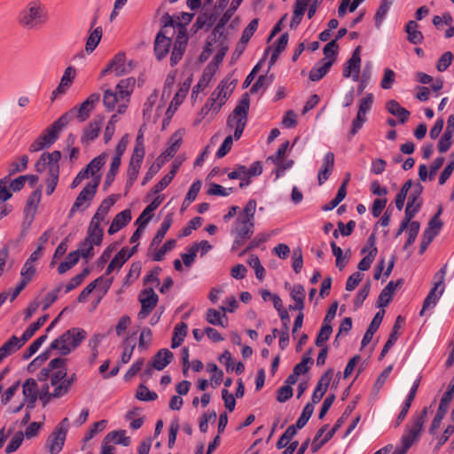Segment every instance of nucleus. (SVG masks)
Masks as SVG:
<instances>
[{"label": "nucleus", "mask_w": 454, "mask_h": 454, "mask_svg": "<svg viewBox=\"0 0 454 454\" xmlns=\"http://www.w3.org/2000/svg\"><path fill=\"white\" fill-rule=\"evenodd\" d=\"M158 295L155 294L153 288L145 289L139 295V301L142 307L153 309L157 305Z\"/></svg>", "instance_id": "473e14b6"}, {"label": "nucleus", "mask_w": 454, "mask_h": 454, "mask_svg": "<svg viewBox=\"0 0 454 454\" xmlns=\"http://www.w3.org/2000/svg\"><path fill=\"white\" fill-rule=\"evenodd\" d=\"M86 337L87 333L83 329L73 327L54 340L51 343L50 348L59 350L61 356H67L74 350Z\"/></svg>", "instance_id": "7ed1b4c3"}, {"label": "nucleus", "mask_w": 454, "mask_h": 454, "mask_svg": "<svg viewBox=\"0 0 454 454\" xmlns=\"http://www.w3.org/2000/svg\"><path fill=\"white\" fill-rule=\"evenodd\" d=\"M131 220V211L125 209L118 213L108 228V234L113 235L125 227Z\"/></svg>", "instance_id": "aec40b11"}, {"label": "nucleus", "mask_w": 454, "mask_h": 454, "mask_svg": "<svg viewBox=\"0 0 454 454\" xmlns=\"http://www.w3.org/2000/svg\"><path fill=\"white\" fill-rule=\"evenodd\" d=\"M448 410H449V408L439 404L437 412H436V414L431 423L429 430H428L430 434H435V433H436L437 429L440 427L441 423H442L445 414L447 413Z\"/></svg>", "instance_id": "37998d69"}, {"label": "nucleus", "mask_w": 454, "mask_h": 454, "mask_svg": "<svg viewBox=\"0 0 454 454\" xmlns=\"http://www.w3.org/2000/svg\"><path fill=\"white\" fill-rule=\"evenodd\" d=\"M136 396L137 399L145 402L154 401L158 398V395L155 392L150 391L143 384L138 386Z\"/></svg>", "instance_id": "603ef678"}, {"label": "nucleus", "mask_w": 454, "mask_h": 454, "mask_svg": "<svg viewBox=\"0 0 454 454\" xmlns=\"http://www.w3.org/2000/svg\"><path fill=\"white\" fill-rule=\"evenodd\" d=\"M333 371L328 369L319 379L311 396V403L313 405L319 403L325 394L326 393L330 382L333 379Z\"/></svg>", "instance_id": "f8f14e48"}, {"label": "nucleus", "mask_w": 454, "mask_h": 454, "mask_svg": "<svg viewBox=\"0 0 454 454\" xmlns=\"http://www.w3.org/2000/svg\"><path fill=\"white\" fill-rule=\"evenodd\" d=\"M233 192V188L226 189L222 185L215 183L209 184L207 193L210 196H222L227 197Z\"/></svg>", "instance_id": "13d9d810"}, {"label": "nucleus", "mask_w": 454, "mask_h": 454, "mask_svg": "<svg viewBox=\"0 0 454 454\" xmlns=\"http://www.w3.org/2000/svg\"><path fill=\"white\" fill-rule=\"evenodd\" d=\"M401 322H404V320L401 316H398L396 318V321L391 330V333L388 336V339L381 350V353L379 357L380 360L383 359V357L387 355V353L388 352L390 348L396 342L398 336H399L398 331L401 327L400 326Z\"/></svg>", "instance_id": "a878e982"}, {"label": "nucleus", "mask_w": 454, "mask_h": 454, "mask_svg": "<svg viewBox=\"0 0 454 454\" xmlns=\"http://www.w3.org/2000/svg\"><path fill=\"white\" fill-rule=\"evenodd\" d=\"M106 162L105 156L99 155L94 158L84 168L90 176H94L104 166Z\"/></svg>", "instance_id": "4d7b16f0"}, {"label": "nucleus", "mask_w": 454, "mask_h": 454, "mask_svg": "<svg viewBox=\"0 0 454 454\" xmlns=\"http://www.w3.org/2000/svg\"><path fill=\"white\" fill-rule=\"evenodd\" d=\"M121 160H118V157H113L110 169L108 170L105 179L106 186L110 185L114 182V177L119 170Z\"/></svg>", "instance_id": "bf43d9fd"}, {"label": "nucleus", "mask_w": 454, "mask_h": 454, "mask_svg": "<svg viewBox=\"0 0 454 454\" xmlns=\"http://www.w3.org/2000/svg\"><path fill=\"white\" fill-rule=\"evenodd\" d=\"M20 161L13 160L9 164L8 167V175L9 176H12L17 173L22 172L27 169V163H28V156L27 155H22L20 159Z\"/></svg>", "instance_id": "ea45409f"}, {"label": "nucleus", "mask_w": 454, "mask_h": 454, "mask_svg": "<svg viewBox=\"0 0 454 454\" xmlns=\"http://www.w3.org/2000/svg\"><path fill=\"white\" fill-rule=\"evenodd\" d=\"M373 102V95L372 93L367 94L364 98L361 99L357 114L366 116V114L372 108Z\"/></svg>", "instance_id": "774afa93"}, {"label": "nucleus", "mask_w": 454, "mask_h": 454, "mask_svg": "<svg viewBox=\"0 0 454 454\" xmlns=\"http://www.w3.org/2000/svg\"><path fill=\"white\" fill-rule=\"evenodd\" d=\"M207 321L213 325L226 327L228 325V318L224 312L218 311L215 309H208L206 314Z\"/></svg>", "instance_id": "cd10ccee"}, {"label": "nucleus", "mask_w": 454, "mask_h": 454, "mask_svg": "<svg viewBox=\"0 0 454 454\" xmlns=\"http://www.w3.org/2000/svg\"><path fill=\"white\" fill-rule=\"evenodd\" d=\"M377 255V251L375 249H370L368 254L364 256L358 263L357 268L359 270L365 271L368 270L374 261Z\"/></svg>", "instance_id": "338daca9"}, {"label": "nucleus", "mask_w": 454, "mask_h": 454, "mask_svg": "<svg viewBox=\"0 0 454 454\" xmlns=\"http://www.w3.org/2000/svg\"><path fill=\"white\" fill-rule=\"evenodd\" d=\"M170 145L166 148V150L159 156V160L160 159H170L172 158L177 150L179 149L182 143V136L176 132L172 135L170 141Z\"/></svg>", "instance_id": "2f4dec72"}, {"label": "nucleus", "mask_w": 454, "mask_h": 454, "mask_svg": "<svg viewBox=\"0 0 454 454\" xmlns=\"http://www.w3.org/2000/svg\"><path fill=\"white\" fill-rule=\"evenodd\" d=\"M257 27H258V20L257 19L252 20L250 21V23L243 30V33H242V35L240 38V43L242 44H247L249 42V40L251 39V37L256 31Z\"/></svg>", "instance_id": "5fc2aeb1"}, {"label": "nucleus", "mask_w": 454, "mask_h": 454, "mask_svg": "<svg viewBox=\"0 0 454 454\" xmlns=\"http://www.w3.org/2000/svg\"><path fill=\"white\" fill-rule=\"evenodd\" d=\"M387 110L394 116L397 117L401 123L406 122L410 117V112L403 107L397 101L392 99L387 103Z\"/></svg>", "instance_id": "bb28decb"}, {"label": "nucleus", "mask_w": 454, "mask_h": 454, "mask_svg": "<svg viewBox=\"0 0 454 454\" xmlns=\"http://www.w3.org/2000/svg\"><path fill=\"white\" fill-rule=\"evenodd\" d=\"M103 441L106 442L107 444L113 442L115 444H121L125 447L130 444V438L126 436L125 430L112 431L105 436Z\"/></svg>", "instance_id": "c85d7f7f"}, {"label": "nucleus", "mask_w": 454, "mask_h": 454, "mask_svg": "<svg viewBox=\"0 0 454 454\" xmlns=\"http://www.w3.org/2000/svg\"><path fill=\"white\" fill-rule=\"evenodd\" d=\"M59 132L51 126H49L39 137L45 145L49 148L58 139Z\"/></svg>", "instance_id": "de8ad7c7"}, {"label": "nucleus", "mask_w": 454, "mask_h": 454, "mask_svg": "<svg viewBox=\"0 0 454 454\" xmlns=\"http://www.w3.org/2000/svg\"><path fill=\"white\" fill-rule=\"evenodd\" d=\"M330 245H331L332 252L336 258V267L340 270H341L346 266L347 260L349 258V256L351 254V251H350V249H348L346 251V254L343 255L342 249L340 247H338L334 241L331 242Z\"/></svg>", "instance_id": "f704fd0d"}, {"label": "nucleus", "mask_w": 454, "mask_h": 454, "mask_svg": "<svg viewBox=\"0 0 454 454\" xmlns=\"http://www.w3.org/2000/svg\"><path fill=\"white\" fill-rule=\"evenodd\" d=\"M22 394L24 399L38 398V387L34 379L29 378L26 380L22 386Z\"/></svg>", "instance_id": "4c0bfd02"}, {"label": "nucleus", "mask_w": 454, "mask_h": 454, "mask_svg": "<svg viewBox=\"0 0 454 454\" xmlns=\"http://www.w3.org/2000/svg\"><path fill=\"white\" fill-rule=\"evenodd\" d=\"M314 411V405L313 403H308L302 411L301 416L298 418L296 423H295V428L296 429H301L305 427V425L308 423L309 419L312 416Z\"/></svg>", "instance_id": "a19ab883"}, {"label": "nucleus", "mask_w": 454, "mask_h": 454, "mask_svg": "<svg viewBox=\"0 0 454 454\" xmlns=\"http://www.w3.org/2000/svg\"><path fill=\"white\" fill-rule=\"evenodd\" d=\"M297 434V429L295 426H289L285 433L281 435V437L277 442L276 447L278 450H281L288 444V442L294 438V436Z\"/></svg>", "instance_id": "a18cd8bd"}, {"label": "nucleus", "mask_w": 454, "mask_h": 454, "mask_svg": "<svg viewBox=\"0 0 454 454\" xmlns=\"http://www.w3.org/2000/svg\"><path fill=\"white\" fill-rule=\"evenodd\" d=\"M98 184L99 179L98 178L89 182L83 187L70 209L69 216H72L79 209L84 210L89 206L97 192Z\"/></svg>", "instance_id": "0eeeda50"}, {"label": "nucleus", "mask_w": 454, "mask_h": 454, "mask_svg": "<svg viewBox=\"0 0 454 454\" xmlns=\"http://www.w3.org/2000/svg\"><path fill=\"white\" fill-rule=\"evenodd\" d=\"M428 410V407H424L412 417L411 424L406 425L405 432L402 437L410 441L411 444L417 442L421 435L424 425L427 419Z\"/></svg>", "instance_id": "423d86ee"}, {"label": "nucleus", "mask_w": 454, "mask_h": 454, "mask_svg": "<svg viewBox=\"0 0 454 454\" xmlns=\"http://www.w3.org/2000/svg\"><path fill=\"white\" fill-rule=\"evenodd\" d=\"M24 439V434L21 431L17 432L5 448V452L11 454L16 451L21 445Z\"/></svg>", "instance_id": "052dcab7"}, {"label": "nucleus", "mask_w": 454, "mask_h": 454, "mask_svg": "<svg viewBox=\"0 0 454 454\" xmlns=\"http://www.w3.org/2000/svg\"><path fill=\"white\" fill-rule=\"evenodd\" d=\"M447 273V266H442L434 275V287L429 291L428 294L424 300L423 307L420 311V316H422L429 308H434L441 296L444 292V278Z\"/></svg>", "instance_id": "20e7f679"}, {"label": "nucleus", "mask_w": 454, "mask_h": 454, "mask_svg": "<svg viewBox=\"0 0 454 454\" xmlns=\"http://www.w3.org/2000/svg\"><path fill=\"white\" fill-rule=\"evenodd\" d=\"M172 222H173L172 215H167L165 216V218L163 219V221H162V223L160 224V229L158 230V231L156 232L155 236L153 237V240H152V242L150 244V247H156V246H158L162 241V239H164L167 231L170 228V226L172 224Z\"/></svg>", "instance_id": "7c9ffc66"}, {"label": "nucleus", "mask_w": 454, "mask_h": 454, "mask_svg": "<svg viewBox=\"0 0 454 454\" xmlns=\"http://www.w3.org/2000/svg\"><path fill=\"white\" fill-rule=\"evenodd\" d=\"M224 86L225 83H220L207 99V106L213 108V114H217L225 104L227 98H223Z\"/></svg>", "instance_id": "412c9836"}, {"label": "nucleus", "mask_w": 454, "mask_h": 454, "mask_svg": "<svg viewBox=\"0 0 454 454\" xmlns=\"http://www.w3.org/2000/svg\"><path fill=\"white\" fill-rule=\"evenodd\" d=\"M370 289H371V283H370V281H367L363 286V287L360 289V291L358 292V294L354 301V309H357L362 306V304L364 303V301L369 295Z\"/></svg>", "instance_id": "680f3d73"}, {"label": "nucleus", "mask_w": 454, "mask_h": 454, "mask_svg": "<svg viewBox=\"0 0 454 454\" xmlns=\"http://www.w3.org/2000/svg\"><path fill=\"white\" fill-rule=\"evenodd\" d=\"M47 334H43L40 337H38L36 340H35L28 347L27 351L23 355L24 359L30 358L34 354H35L38 349L41 348V346L47 340Z\"/></svg>", "instance_id": "8fccbe9b"}, {"label": "nucleus", "mask_w": 454, "mask_h": 454, "mask_svg": "<svg viewBox=\"0 0 454 454\" xmlns=\"http://www.w3.org/2000/svg\"><path fill=\"white\" fill-rule=\"evenodd\" d=\"M50 15L46 4L42 0H30L20 12L19 25L27 30H35L48 23Z\"/></svg>", "instance_id": "f257e3e1"}, {"label": "nucleus", "mask_w": 454, "mask_h": 454, "mask_svg": "<svg viewBox=\"0 0 454 454\" xmlns=\"http://www.w3.org/2000/svg\"><path fill=\"white\" fill-rule=\"evenodd\" d=\"M79 252H70L66 260L62 262L58 267V272L59 274H64L70 269H72L74 265L79 262Z\"/></svg>", "instance_id": "58836bf2"}, {"label": "nucleus", "mask_w": 454, "mask_h": 454, "mask_svg": "<svg viewBox=\"0 0 454 454\" xmlns=\"http://www.w3.org/2000/svg\"><path fill=\"white\" fill-rule=\"evenodd\" d=\"M176 241L175 239L167 240L164 245L154 253L153 256V260L155 262H160L164 259L165 254L174 249L176 247Z\"/></svg>", "instance_id": "09e8293b"}, {"label": "nucleus", "mask_w": 454, "mask_h": 454, "mask_svg": "<svg viewBox=\"0 0 454 454\" xmlns=\"http://www.w3.org/2000/svg\"><path fill=\"white\" fill-rule=\"evenodd\" d=\"M119 95L116 91H114L112 90H106L104 92L103 95V104L107 111L114 110L116 102L118 100Z\"/></svg>", "instance_id": "3c124183"}, {"label": "nucleus", "mask_w": 454, "mask_h": 454, "mask_svg": "<svg viewBox=\"0 0 454 454\" xmlns=\"http://www.w3.org/2000/svg\"><path fill=\"white\" fill-rule=\"evenodd\" d=\"M418 23L414 20H410L405 26L407 39L411 43L420 44L423 42V34L418 30Z\"/></svg>", "instance_id": "c756f323"}, {"label": "nucleus", "mask_w": 454, "mask_h": 454, "mask_svg": "<svg viewBox=\"0 0 454 454\" xmlns=\"http://www.w3.org/2000/svg\"><path fill=\"white\" fill-rule=\"evenodd\" d=\"M333 62L334 59H322L317 64H316L311 68L309 72V79L312 82H318L319 80H321L328 73Z\"/></svg>", "instance_id": "dca6fc26"}, {"label": "nucleus", "mask_w": 454, "mask_h": 454, "mask_svg": "<svg viewBox=\"0 0 454 454\" xmlns=\"http://www.w3.org/2000/svg\"><path fill=\"white\" fill-rule=\"evenodd\" d=\"M419 228L420 224L417 221H413L410 223V226L407 230L408 239L403 246V249H407L409 246L414 243L419 231Z\"/></svg>", "instance_id": "6e6d98bb"}, {"label": "nucleus", "mask_w": 454, "mask_h": 454, "mask_svg": "<svg viewBox=\"0 0 454 454\" xmlns=\"http://www.w3.org/2000/svg\"><path fill=\"white\" fill-rule=\"evenodd\" d=\"M256 201L254 200H250L247 201L245 206L243 212L239 215L238 218H243L244 220H250L254 223V214L256 210Z\"/></svg>", "instance_id": "864d4df0"}, {"label": "nucleus", "mask_w": 454, "mask_h": 454, "mask_svg": "<svg viewBox=\"0 0 454 454\" xmlns=\"http://www.w3.org/2000/svg\"><path fill=\"white\" fill-rule=\"evenodd\" d=\"M102 33L101 27H96L91 29L85 44V51L87 53H91L97 48L102 38Z\"/></svg>", "instance_id": "72a5a7b5"}, {"label": "nucleus", "mask_w": 454, "mask_h": 454, "mask_svg": "<svg viewBox=\"0 0 454 454\" xmlns=\"http://www.w3.org/2000/svg\"><path fill=\"white\" fill-rule=\"evenodd\" d=\"M333 333V327L327 324H322V326L317 335L315 344L317 347H325V343L329 340Z\"/></svg>", "instance_id": "c03bdc74"}, {"label": "nucleus", "mask_w": 454, "mask_h": 454, "mask_svg": "<svg viewBox=\"0 0 454 454\" xmlns=\"http://www.w3.org/2000/svg\"><path fill=\"white\" fill-rule=\"evenodd\" d=\"M254 223L243 218H237L234 222L231 234L234 235V241L231 250H238L254 233Z\"/></svg>", "instance_id": "39448f33"}, {"label": "nucleus", "mask_w": 454, "mask_h": 454, "mask_svg": "<svg viewBox=\"0 0 454 454\" xmlns=\"http://www.w3.org/2000/svg\"><path fill=\"white\" fill-rule=\"evenodd\" d=\"M76 108L74 107L70 111L62 114L57 121H55L51 126L59 133L60 130L66 127L73 119L75 114Z\"/></svg>", "instance_id": "79ce46f5"}, {"label": "nucleus", "mask_w": 454, "mask_h": 454, "mask_svg": "<svg viewBox=\"0 0 454 454\" xmlns=\"http://www.w3.org/2000/svg\"><path fill=\"white\" fill-rule=\"evenodd\" d=\"M272 82V79L267 75H260L255 83L251 87L250 93H256L259 90H265Z\"/></svg>", "instance_id": "e2e57ef3"}, {"label": "nucleus", "mask_w": 454, "mask_h": 454, "mask_svg": "<svg viewBox=\"0 0 454 454\" xmlns=\"http://www.w3.org/2000/svg\"><path fill=\"white\" fill-rule=\"evenodd\" d=\"M135 84L136 79L133 77L121 79L116 85L115 91L121 99L125 100L126 103H128L129 101L130 95L133 92Z\"/></svg>", "instance_id": "4be33fe9"}, {"label": "nucleus", "mask_w": 454, "mask_h": 454, "mask_svg": "<svg viewBox=\"0 0 454 454\" xmlns=\"http://www.w3.org/2000/svg\"><path fill=\"white\" fill-rule=\"evenodd\" d=\"M335 157L333 152H328L323 158L321 168L317 173L318 184H325L331 176L334 167Z\"/></svg>", "instance_id": "4468645a"}, {"label": "nucleus", "mask_w": 454, "mask_h": 454, "mask_svg": "<svg viewBox=\"0 0 454 454\" xmlns=\"http://www.w3.org/2000/svg\"><path fill=\"white\" fill-rule=\"evenodd\" d=\"M103 122V116H95L94 119L89 123V125L83 129L82 135L81 137V143L82 145H89L90 142L94 141L99 135Z\"/></svg>", "instance_id": "1a4fd4ad"}, {"label": "nucleus", "mask_w": 454, "mask_h": 454, "mask_svg": "<svg viewBox=\"0 0 454 454\" xmlns=\"http://www.w3.org/2000/svg\"><path fill=\"white\" fill-rule=\"evenodd\" d=\"M61 153L53 151L51 153H43L35 163V170L39 173L47 169L46 194L51 195L55 191L59 177V160Z\"/></svg>", "instance_id": "f03ea898"}, {"label": "nucleus", "mask_w": 454, "mask_h": 454, "mask_svg": "<svg viewBox=\"0 0 454 454\" xmlns=\"http://www.w3.org/2000/svg\"><path fill=\"white\" fill-rule=\"evenodd\" d=\"M187 334V325L184 323H179L175 326L174 335L171 340V348H176L179 347L184 341V337Z\"/></svg>", "instance_id": "e433bc0d"}, {"label": "nucleus", "mask_w": 454, "mask_h": 454, "mask_svg": "<svg viewBox=\"0 0 454 454\" xmlns=\"http://www.w3.org/2000/svg\"><path fill=\"white\" fill-rule=\"evenodd\" d=\"M103 236L104 229L101 227V223L90 220L85 239H89L95 246H100Z\"/></svg>", "instance_id": "b1692460"}, {"label": "nucleus", "mask_w": 454, "mask_h": 454, "mask_svg": "<svg viewBox=\"0 0 454 454\" xmlns=\"http://www.w3.org/2000/svg\"><path fill=\"white\" fill-rule=\"evenodd\" d=\"M403 279L397 281H390L380 292L378 298V307L384 308L388 305L392 299V295L395 289L401 287L403 285Z\"/></svg>", "instance_id": "f3484780"}, {"label": "nucleus", "mask_w": 454, "mask_h": 454, "mask_svg": "<svg viewBox=\"0 0 454 454\" xmlns=\"http://www.w3.org/2000/svg\"><path fill=\"white\" fill-rule=\"evenodd\" d=\"M173 353L168 348L160 349L151 360L154 370L162 371L173 359Z\"/></svg>", "instance_id": "6ab92c4d"}, {"label": "nucleus", "mask_w": 454, "mask_h": 454, "mask_svg": "<svg viewBox=\"0 0 454 454\" xmlns=\"http://www.w3.org/2000/svg\"><path fill=\"white\" fill-rule=\"evenodd\" d=\"M75 77V68L68 67L61 77L60 82L58 87L51 93V101H54L58 97L65 94L73 83Z\"/></svg>", "instance_id": "ddd939ff"}, {"label": "nucleus", "mask_w": 454, "mask_h": 454, "mask_svg": "<svg viewBox=\"0 0 454 454\" xmlns=\"http://www.w3.org/2000/svg\"><path fill=\"white\" fill-rule=\"evenodd\" d=\"M395 0H382L374 16L375 27H380Z\"/></svg>", "instance_id": "c9c22d12"}, {"label": "nucleus", "mask_w": 454, "mask_h": 454, "mask_svg": "<svg viewBox=\"0 0 454 454\" xmlns=\"http://www.w3.org/2000/svg\"><path fill=\"white\" fill-rule=\"evenodd\" d=\"M249 104L250 99L248 93L243 94L240 101L227 119L228 127L236 128L241 122H243V125H247Z\"/></svg>", "instance_id": "6e6552de"}, {"label": "nucleus", "mask_w": 454, "mask_h": 454, "mask_svg": "<svg viewBox=\"0 0 454 454\" xmlns=\"http://www.w3.org/2000/svg\"><path fill=\"white\" fill-rule=\"evenodd\" d=\"M129 258L130 254H128V248L122 247L111 262L115 265L116 270H120Z\"/></svg>", "instance_id": "0e129e2a"}, {"label": "nucleus", "mask_w": 454, "mask_h": 454, "mask_svg": "<svg viewBox=\"0 0 454 454\" xmlns=\"http://www.w3.org/2000/svg\"><path fill=\"white\" fill-rule=\"evenodd\" d=\"M442 208L439 207L435 215L430 219L427 229L434 231L437 235L442 228L443 223L440 220Z\"/></svg>", "instance_id": "69168bd1"}, {"label": "nucleus", "mask_w": 454, "mask_h": 454, "mask_svg": "<svg viewBox=\"0 0 454 454\" xmlns=\"http://www.w3.org/2000/svg\"><path fill=\"white\" fill-rule=\"evenodd\" d=\"M163 31H160L155 38L154 51L156 58L159 60L164 59L169 51L171 46V38L167 35Z\"/></svg>", "instance_id": "2eb2a0df"}, {"label": "nucleus", "mask_w": 454, "mask_h": 454, "mask_svg": "<svg viewBox=\"0 0 454 454\" xmlns=\"http://www.w3.org/2000/svg\"><path fill=\"white\" fill-rule=\"evenodd\" d=\"M95 245L89 241V239H84L81 242L79 249L76 250L75 252H79V257L82 256L86 260L91 259L95 254L93 247Z\"/></svg>", "instance_id": "49530a36"}, {"label": "nucleus", "mask_w": 454, "mask_h": 454, "mask_svg": "<svg viewBox=\"0 0 454 454\" xmlns=\"http://www.w3.org/2000/svg\"><path fill=\"white\" fill-rule=\"evenodd\" d=\"M109 64L116 76H121L125 74H128L131 69V63L129 65L126 64V56L123 52H118L115 54L114 57L109 61Z\"/></svg>", "instance_id": "a211bd4d"}, {"label": "nucleus", "mask_w": 454, "mask_h": 454, "mask_svg": "<svg viewBox=\"0 0 454 454\" xmlns=\"http://www.w3.org/2000/svg\"><path fill=\"white\" fill-rule=\"evenodd\" d=\"M67 435V427L57 426L47 440L51 454H58L61 451Z\"/></svg>", "instance_id": "9b49d317"}, {"label": "nucleus", "mask_w": 454, "mask_h": 454, "mask_svg": "<svg viewBox=\"0 0 454 454\" xmlns=\"http://www.w3.org/2000/svg\"><path fill=\"white\" fill-rule=\"evenodd\" d=\"M116 199L114 195L106 197L98 207V210L94 214L91 221L101 223L105 221L106 215L109 212L110 208L114 205Z\"/></svg>", "instance_id": "393cba45"}, {"label": "nucleus", "mask_w": 454, "mask_h": 454, "mask_svg": "<svg viewBox=\"0 0 454 454\" xmlns=\"http://www.w3.org/2000/svg\"><path fill=\"white\" fill-rule=\"evenodd\" d=\"M25 343H22L21 338L18 339L15 335L12 336L0 348V363L7 356L20 349Z\"/></svg>", "instance_id": "5701e85b"}, {"label": "nucleus", "mask_w": 454, "mask_h": 454, "mask_svg": "<svg viewBox=\"0 0 454 454\" xmlns=\"http://www.w3.org/2000/svg\"><path fill=\"white\" fill-rule=\"evenodd\" d=\"M361 46H357L352 53L351 58L348 60L347 66L343 68L342 74L344 77H351L354 82L359 78L360 73V58Z\"/></svg>", "instance_id": "9d476101"}]
</instances>
